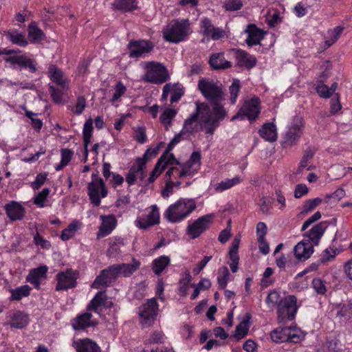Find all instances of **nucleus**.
Here are the masks:
<instances>
[{"instance_id":"nucleus-1","label":"nucleus","mask_w":352,"mask_h":352,"mask_svg":"<svg viewBox=\"0 0 352 352\" xmlns=\"http://www.w3.org/2000/svg\"><path fill=\"white\" fill-rule=\"evenodd\" d=\"M194 112L203 124L206 134L213 135L219 122L227 116V111L221 104H211L212 111L206 102H196Z\"/></svg>"},{"instance_id":"nucleus-2","label":"nucleus","mask_w":352,"mask_h":352,"mask_svg":"<svg viewBox=\"0 0 352 352\" xmlns=\"http://www.w3.org/2000/svg\"><path fill=\"white\" fill-rule=\"evenodd\" d=\"M159 149V146L154 148H148L142 157H137L135 160L134 163L130 168V170L126 176V182L129 186L133 185L137 182L138 179L140 182H143L144 180L146 177V164L148 160V157L155 156L157 154Z\"/></svg>"},{"instance_id":"nucleus-3","label":"nucleus","mask_w":352,"mask_h":352,"mask_svg":"<svg viewBox=\"0 0 352 352\" xmlns=\"http://www.w3.org/2000/svg\"><path fill=\"white\" fill-rule=\"evenodd\" d=\"M196 208L192 199H180L171 204L164 212V217L171 223H179L186 218Z\"/></svg>"},{"instance_id":"nucleus-4","label":"nucleus","mask_w":352,"mask_h":352,"mask_svg":"<svg viewBox=\"0 0 352 352\" xmlns=\"http://www.w3.org/2000/svg\"><path fill=\"white\" fill-rule=\"evenodd\" d=\"M165 41L177 43L185 39L190 34V23L188 19L173 20L162 30Z\"/></svg>"},{"instance_id":"nucleus-5","label":"nucleus","mask_w":352,"mask_h":352,"mask_svg":"<svg viewBox=\"0 0 352 352\" xmlns=\"http://www.w3.org/2000/svg\"><path fill=\"white\" fill-rule=\"evenodd\" d=\"M199 90L210 104H221L224 100V93L221 82H214L208 78H201L197 85Z\"/></svg>"},{"instance_id":"nucleus-6","label":"nucleus","mask_w":352,"mask_h":352,"mask_svg":"<svg viewBox=\"0 0 352 352\" xmlns=\"http://www.w3.org/2000/svg\"><path fill=\"white\" fill-rule=\"evenodd\" d=\"M146 73L142 80L154 84H162L169 78L166 68L161 63L151 61L144 63Z\"/></svg>"},{"instance_id":"nucleus-7","label":"nucleus","mask_w":352,"mask_h":352,"mask_svg":"<svg viewBox=\"0 0 352 352\" xmlns=\"http://www.w3.org/2000/svg\"><path fill=\"white\" fill-rule=\"evenodd\" d=\"M297 298L290 295L280 300L277 307L278 320L279 322H285L294 319L297 312Z\"/></svg>"},{"instance_id":"nucleus-8","label":"nucleus","mask_w":352,"mask_h":352,"mask_svg":"<svg viewBox=\"0 0 352 352\" xmlns=\"http://www.w3.org/2000/svg\"><path fill=\"white\" fill-rule=\"evenodd\" d=\"M260 113V100L258 98H253L245 100L239 109L238 113L234 116L231 120L236 119L243 120L247 118L249 120H255Z\"/></svg>"},{"instance_id":"nucleus-9","label":"nucleus","mask_w":352,"mask_h":352,"mask_svg":"<svg viewBox=\"0 0 352 352\" xmlns=\"http://www.w3.org/2000/svg\"><path fill=\"white\" fill-rule=\"evenodd\" d=\"M117 265H112L102 270L96 278L91 287L94 289H100L101 287H109L119 277Z\"/></svg>"},{"instance_id":"nucleus-10","label":"nucleus","mask_w":352,"mask_h":352,"mask_svg":"<svg viewBox=\"0 0 352 352\" xmlns=\"http://www.w3.org/2000/svg\"><path fill=\"white\" fill-rule=\"evenodd\" d=\"M158 305L154 298L148 300L147 302L139 308L140 322L144 327H150L155 321L157 313Z\"/></svg>"},{"instance_id":"nucleus-11","label":"nucleus","mask_w":352,"mask_h":352,"mask_svg":"<svg viewBox=\"0 0 352 352\" xmlns=\"http://www.w3.org/2000/svg\"><path fill=\"white\" fill-rule=\"evenodd\" d=\"M212 218L213 214H212L200 217L188 226L186 228V234L191 239H195L199 237L209 228V225L210 224Z\"/></svg>"},{"instance_id":"nucleus-12","label":"nucleus","mask_w":352,"mask_h":352,"mask_svg":"<svg viewBox=\"0 0 352 352\" xmlns=\"http://www.w3.org/2000/svg\"><path fill=\"white\" fill-rule=\"evenodd\" d=\"M3 60L10 63L12 69H28L31 73L36 71V60L28 58L25 54H14L3 58Z\"/></svg>"},{"instance_id":"nucleus-13","label":"nucleus","mask_w":352,"mask_h":352,"mask_svg":"<svg viewBox=\"0 0 352 352\" xmlns=\"http://www.w3.org/2000/svg\"><path fill=\"white\" fill-rule=\"evenodd\" d=\"M78 275L77 272L71 269H67L65 271L58 273L56 275L57 285L56 290H67L76 287Z\"/></svg>"},{"instance_id":"nucleus-14","label":"nucleus","mask_w":352,"mask_h":352,"mask_svg":"<svg viewBox=\"0 0 352 352\" xmlns=\"http://www.w3.org/2000/svg\"><path fill=\"white\" fill-rule=\"evenodd\" d=\"M101 192V197H105L107 195V190L105 188L104 183L102 178L94 179L88 184V195L91 202L96 206L100 204V196L99 192Z\"/></svg>"},{"instance_id":"nucleus-15","label":"nucleus","mask_w":352,"mask_h":352,"mask_svg":"<svg viewBox=\"0 0 352 352\" xmlns=\"http://www.w3.org/2000/svg\"><path fill=\"white\" fill-rule=\"evenodd\" d=\"M304 121L301 117L296 116L285 133V143L292 145L296 142L302 133Z\"/></svg>"},{"instance_id":"nucleus-16","label":"nucleus","mask_w":352,"mask_h":352,"mask_svg":"<svg viewBox=\"0 0 352 352\" xmlns=\"http://www.w3.org/2000/svg\"><path fill=\"white\" fill-rule=\"evenodd\" d=\"M129 56L131 58L141 57L149 53L153 48V45L149 41L140 40L130 41L129 43Z\"/></svg>"},{"instance_id":"nucleus-17","label":"nucleus","mask_w":352,"mask_h":352,"mask_svg":"<svg viewBox=\"0 0 352 352\" xmlns=\"http://www.w3.org/2000/svg\"><path fill=\"white\" fill-rule=\"evenodd\" d=\"M160 223V212L157 206L151 207L148 214L144 217H140L135 220V224L140 229L146 230L149 227Z\"/></svg>"},{"instance_id":"nucleus-18","label":"nucleus","mask_w":352,"mask_h":352,"mask_svg":"<svg viewBox=\"0 0 352 352\" xmlns=\"http://www.w3.org/2000/svg\"><path fill=\"white\" fill-rule=\"evenodd\" d=\"M172 160L175 161L173 154L164 153L158 160L153 170L151 173L149 177L148 178V183L153 182L165 169L167 165H173Z\"/></svg>"},{"instance_id":"nucleus-19","label":"nucleus","mask_w":352,"mask_h":352,"mask_svg":"<svg viewBox=\"0 0 352 352\" xmlns=\"http://www.w3.org/2000/svg\"><path fill=\"white\" fill-rule=\"evenodd\" d=\"M48 74L50 79L62 89H68L69 79L64 72L54 65H50Z\"/></svg>"},{"instance_id":"nucleus-20","label":"nucleus","mask_w":352,"mask_h":352,"mask_svg":"<svg viewBox=\"0 0 352 352\" xmlns=\"http://www.w3.org/2000/svg\"><path fill=\"white\" fill-rule=\"evenodd\" d=\"M234 57L236 61L237 65L239 67H243L247 69H251L254 67L256 64V58L242 50H234Z\"/></svg>"},{"instance_id":"nucleus-21","label":"nucleus","mask_w":352,"mask_h":352,"mask_svg":"<svg viewBox=\"0 0 352 352\" xmlns=\"http://www.w3.org/2000/svg\"><path fill=\"white\" fill-rule=\"evenodd\" d=\"M10 325L16 329H22L28 323V316L20 311H10L7 314Z\"/></svg>"},{"instance_id":"nucleus-22","label":"nucleus","mask_w":352,"mask_h":352,"mask_svg":"<svg viewBox=\"0 0 352 352\" xmlns=\"http://www.w3.org/2000/svg\"><path fill=\"white\" fill-rule=\"evenodd\" d=\"M327 227V221H322L314 226L305 234L309 239L307 241H309L312 245H318Z\"/></svg>"},{"instance_id":"nucleus-23","label":"nucleus","mask_w":352,"mask_h":352,"mask_svg":"<svg viewBox=\"0 0 352 352\" xmlns=\"http://www.w3.org/2000/svg\"><path fill=\"white\" fill-rule=\"evenodd\" d=\"M47 272V267L45 265L34 268L29 272L26 281L39 289L41 281L45 278Z\"/></svg>"},{"instance_id":"nucleus-24","label":"nucleus","mask_w":352,"mask_h":352,"mask_svg":"<svg viewBox=\"0 0 352 352\" xmlns=\"http://www.w3.org/2000/svg\"><path fill=\"white\" fill-rule=\"evenodd\" d=\"M314 252L312 244L309 241H300L294 248L296 257L300 261H305Z\"/></svg>"},{"instance_id":"nucleus-25","label":"nucleus","mask_w":352,"mask_h":352,"mask_svg":"<svg viewBox=\"0 0 352 352\" xmlns=\"http://www.w3.org/2000/svg\"><path fill=\"white\" fill-rule=\"evenodd\" d=\"M5 210L8 217L12 221L21 220L25 215L24 208L19 203L12 201L5 206Z\"/></svg>"},{"instance_id":"nucleus-26","label":"nucleus","mask_w":352,"mask_h":352,"mask_svg":"<svg viewBox=\"0 0 352 352\" xmlns=\"http://www.w3.org/2000/svg\"><path fill=\"white\" fill-rule=\"evenodd\" d=\"M100 219L102 220V223L98 233V238L109 235L116 226V219L113 215H102Z\"/></svg>"},{"instance_id":"nucleus-27","label":"nucleus","mask_w":352,"mask_h":352,"mask_svg":"<svg viewBox=\"0 0 352 352\" xmlns=\"http://www.w3.org/2000/svg\"><path fill=\"white\" fill-rule=\"evenodd\" d=\"M72 346L77 352H100L99 346L89 339L74 341Z\"/></svg>"},{"instance_id":"nucleus-28","label":"nucleus","mask_w":352,"mask_h":352,"mask_svg":"<svg viewBox=\"0 0 352 352\" xmlns=\"http://www.w3.org/2000/svg\"><path fill=\"white\" fill-rule=\"evenodd\" d=\"M209 65L213 69H225L232 67L231 62L225 60L223 52L214 53L210 55Z\"/></svg>"},{"instance_id":"nucleus-29","label":"nucleus","mask_w":352,"mask_h":352,"mask_svg":"<svg viewBox=\"0 0 352 352\" xmlns=\"http://www.w3.org/2000/svg\"><path fill=\"white\" fill-rule=\"evenodd\" d=\"M196 114L192 113L189 118L185 120L182 130L186 133H193L199 131L204 128Z\"/></svg>"},{"instance_id":"nucleus-30","label":"nucleus","mask_w":352,"mask_h":352,"mask_svg":"<svg viewBox=\"0 0 352 352\" xmlns=\"http://www.w3.org/2000/svg\"><path fill=\"white\" fill-rule=\"evenodd\" d=\"M246 32H248V36L245 41L249 47L260 44L261 41L263 38V31L254 25H249Z\"/></svg>"},{"instance_id":"nucleus-31","label":"nucleus","mask_w":352,"mask_h":352,"mask_svg":"<svg viewBox=\"0 0 352 352\" xmlns=\"http://www.w3.org/2000/svg\"><path fill=\"white\" fill-rule=\"evenodd\" d=\"M120 276H131L140 266V262L135 258L132 259V263L116 264Z\"/></svg>"},{"instance_id":"nucleus-32","label":"nucleus","mask_w":352,"mask_h":352,"mask_svg":"<svg viewBox=\"0 0 352 352\" xmlns=\"http://www.w3.org/2000/svg\"><path fill=\"white\" fill-rule=\"evenodd\" d=\"M258 133L268 142H274L277 139L276 127L273 123H266L259 129Z\"/></svg>"},{"instance_id":"nucleus-33","label":"nucleus","mask_w":352,"mask_h":352,"mask_svg":"<svg viewBox=\"0 0 352 352\" xmlns=\"http://www.w3.org/2000/svg\"><path fill=\"white\" fill-rule=\"evenodd\" d=\"M107 300L105 292H98L88 305L87 310L98 313L100 307L106 306Z\"/></svg>"},{"instance_id":"nucleus-34","label":"nucleus","mask_w":352,"mask_h":352,"mask_svg":"<svg viewBox=\"0 0 352 352\" xmlns=\"http://www.w3.org/2000/svg\"><path fill=\"white\" fill-rule=\"evenodd\" d=\"M91 314L85 313L77 316L72 322V327L76 330H82L87 327L94 325L91 318Z\"/></svg>"},{"instance_id":"nucleus-35","label":"nucleus","mask_w":352,"mask_h":352,"mask_svg":"<svg viewBox=\"0 0 352 352\" xmlns=\"http://www.w3.org/2000/svg\"><path fill=\"white\" fill-rule=\"evenodd\" d=\"M93 131V120L91 118H89L87 120L84 124L82 135H83V143H84V149H85V160H87L88 155V146L90 143L91 138L92 136Z\"/></svg>"},{"instance_id":"nucleus-36","label":"nucleus","mask_w":352,"mask_h":352,"mask_svg":"<svg viewBox=\"0 0 352 352\" xmlns=\"http://www.w3.org/2000/svg\"><path fill=\"white\" fill-rule=\"evenodd\" d=\"M7 38L14 44L20 47H25L28 44L24 33L20 32L16 30L8 31L5 33Z\"/></svg>"},{"instance_id":"nucleus-37","label":"nucleus","mask_w":352,"mask_h":352,"mask_svg":"<svg viewBox=\"0 0 352 352\" xmlns=\"http://www.w3.org/2000/svg\"><path fill=\"white\" fill-rule=\"evenodd\" d=\"M170 259L167 256H161L153 261L152 270L154 274L160 276L169 265Z\"/></svg>"},{"instance_id":"nucleus-38","label":"nucleus","mask_w":352,"mask_h":352,"mask_svg":"<svg viewBox=\"0 0 352 352\" xmlns=\"http://www.w3.org/2000/svg\"><path fill=\"white\" fill-rule=\"evenodd\" d=\"M173 164L175 163L176 165L180 166L181 170L179 173V177H192L195 173H197L198 168L195 167L192 164L189 163L188 161L184 164H181L177 161L172 160Z\"/></svg>"},{"instance_id":"nucleus-39","label":"nucleus","mask_w":352,"mask_h":352,"mask_svg":"<svg viewBox=\"0 0 352 352\" xmlns=\"http://www.w3.org/2000/svg\"><path fill=\"white\" fill-rule=\"evenodd\" d=\"M31 287L28 285H24L16 287L15 289H10L11 296L10 300H20L23 297H27L30 295Z\"/></svg>"},{"instance_id":"nucleus-40","label":"nucleus","mask_w":352,"mask_h":352,"mask_svg":"<svg viewBox=\"0 0 352 352\" xmlns=\"http://www.w3.org/2000/svg\"><path fill=\"white\" fill-rule=\"evenodd\" d=\"M113 7L124 12H131L138 8L135 0H116L113 3Z\"/></svg>"},{"instance_id":"nucleus-41","label":"nucleus","mask_w":352,"mask_h":352,"mask_svg":"<svg viewBox=\"0 0 352 352\" xmlns=\"http://www.w3.org/2000/svg\"><path fill=\"white\" fill-rule=\"evenodd\" d=\"M242 181L241 178L236 176L232 179H226L220 183H217L214 189L217 192H222L239 184Z\"/></svg>"},{"instance_id":"nucleus-42","label":"nucleus","mask_w":352,"mask_h":352,"mask_svg":"<svg viewBox=\"0 0 352 352\" xmlns=\"http://www.w3.org/2000/svg\"><path fill=\"white\" fill-rule=\"evenodd\" d=\"M28 36L32 43H38L44 39L43 32L37 28L34 23H31L28 27Z\"/></svg>"},{"instance_id":"nucleus-43","label":"nucleus","mask_w":352,"mask_h":352,"mask_svg":"<svg viewBox=\"0 0 352 352\" xmlns=\"http://www.w3.org/2000/svg\"><path fill=\"white\" fill-rule=\"evenodd\" d=\"M288 330L286 327L277 328L272 331L270 333L271 339L273 342L276 343H282L287 342L288 337H287V333Z\"/></svg>"},{"instance_id":"nucleus-44","label":"nucleus","mask_w":352,"mask_h":352,"mask_svg":"<svg viewBox=\"0 0 352 352\" xmlns=\"http://www.w3.org/2000/svg\"><path fill=\"white\" fill-rule=\"evenodd\" d=\"M177 115V111L173 109L166 108L164 110L162 115L160 116V121L164 125L166 130L168 129L171 125L172 120Z\"/></svg>"},{"instance_id":"nucleus-45","label":"nucleus","mask_w":352,"mask_h":352,"mask_svg":"<svg viewBox=\"0 0 352 352\" xmlns=\"http://www.w3.org/2000/svg\"><path fill=\"white\" fill-rule=\"evenodd\" d=\"M219 276L217 277V282L219 287L221 289H224L228 284L230 272L227 267L223 266L219 269Z\"/></svg>"},{"instance_id":"nucleus-46","label":"nucleus","mask_w":352,"mask_h":352,"mask_svg":"<svg viewBox=\"0 0 352 352\" xmlns=\"http://www.w3.org/2000/svg\"><path fill=\"white\" fill-rule=\"evenodd\" d=\"M342 31L343 28L340 26H337L333 29L329 30L327 32L329 39L325 41V45L327 47H329L331 45H332L338 39Z\"/></svg>"},{"instance_id":"nucleus-47","label":"nucleus","mask_w":352,"mask_h":352,"mask_svg":"<svg viewBox=\"0 0 352 352\" xmlns=\"http://www.w3.org/2000/svg\"><path fill=\"white\" fill-rule=\"evenodd\" d=\"M287 328V337H288L287 342L292 343H298L302 340V332L296 328L292 327H286Z\"/></svg>"},{"instance_id":"nucleus-48","label":"nucleus","mask_w":352,"mask_h":352,"mask_svg":"<svg viewBox=\"0 0 352 352\" xmlns=\"http://www.w3.org/2000/svg\"><path fill=\"white\" fill-rule=\"evenodd\" d=\"M67 90V89H62V88L60 87L59 88H57L54 85H49V91L50 93L52 99L56 104L63 102V95L64 94V91Z\"/></svg>"},{"instance_id":"nucleus-49","label":"nucleus","mask_w":352,"mask_h":352,"mask_svg":"<svg viewBox=\"0 0 352 352\" xmlns=\"http://www.w3.org/2000/svg\"><path fill=\"white\" fill-rule=\"evenodd\" d=\"M243 5L241 0H224L223 8L226 11L234 12L241 9Z\"/></svg>"},{"instance_id":"nucleus-50","label":"nucleus","mask_w":352,"mask_h":352,"mask_svg":"<svg viewBox=\"0 0 352 352\" xmlns=\"http://www.w3.org/2000/svg\"><path fill=\"white\" fill-rule=\"evenodd\" d=\"M73 155V152L68 148H63L61 150V161L60 164L56 168V170L62 169L64 166H67L70 162Z\"/></svg>"},{"instance_id":"nucleus-51","label":"nucleus","mask_w":352,"mask_h":352,"mask_svg":"<svg viewBox=\"0 0 352 352\" xmlns=\"http://www.w3.org/2000/svg\"><path fill=\"white\" fill-rule=\"evenodd\" d=\"M240 81L237 79H234L229 87L230 101L232 104H234L236 102L238 94L240 91Z\"/></svg>"},{"instance_id":"nucleus-52","label":"nucleus","mask_w":352,"mask_h":352,"mask_svg":"<svg viewBox=\"0 0 352 352\" xmlns=\"http://www.w3.org/2000/svg\"><path fill=\"white\" fill-rule=\"evenodd\" d=\"M280 300L279 293L276 291H272L268 294L265 302L269 307L274 308L276 306L278 307V304Z\"/></svg>"},{"instance_id":"nucleus-53","label":"nucleus","mask_w":352,"mask_h":352,"mask_svg":"<svg viewBox=\"0 0 352 352\" xmlns=\"http://www.w3.org/2000/svg\"><path fill=\"white\" fill-rule=\"evenodd\" d=\"M247 322L248 320H243L236 326L234 336L238 340L243 338L248 334V327Z\"/></svg>"},{"instance_id":"nucleus-54","label":"nucleus","mask_w":352,"mask_h":352,"mask_svg":"<svg viewBox=\"0 0 352 352\" xmlns=\"http://www.w3.org/2000/svg\"><path fill=\"white\" fill-rule=\"evenodd\" d=\"M49 188H43L34 199V204L40 208L44 207V202L50 194Z\"/></svg>"},{"instance_id":"nucleus-55","label":"nucleus","mask_w":352,"mask_h":352,"mask_svg":"<svg viewBox=\"0 0 352 352\" xmlns=\"http://www.w3.org/2000/svg\"><path fill=\"white\" fill-rule=\"evenodd\" d=\"M322 199L318 197L306 201L303 205L302 213L307 214L309 212L313 210L317 206L320 205Z\"/></svg>"},{"instance_id":"nucleus-56","label":"nucleus","mask_w":352,"mask_h":352,"mask_svg":"<svg viewBox=\"0 0 352 352\" xmlns=\"http://www.w3.org/2000/svg\"><path fill=\"white\" fill-rule=\"evenodd\" d=\"M114 89H115V92L113 95L112 98L111 99V102L112 103L117 101L122 96H123L126 90V87L120 81H118L116 83Z\"/></svg>"},{"instance_id":"nucleus-57","label":"nucleus","mask_w":352,"mask_h":352,"mask_svg":"<svg viewBox=\"0 0 352 352\" xmlns=\"http://www.w3.org/2000/svg\"><path fill=\"white\" fill-rule=\"evenodd\" d=\"M345 195V191L342 188L337 189L333 193L327 195L324 200L327 203H331V199H334L336 202L339 201Z\"/></svg>"},{"instance_id":"nucleus-58","label":"nucleus","mask_w":352,"mask_h":352,"mask_svg":"<svg viewBox=\"0 0 352 352\" xmlns=\"http://www.w3.org/2000/svg\"><path fill=\"white\" fill-rule=\"evenodd\" d=\"M214 28V26L212 24L210 19L204 18L201 20V28L204 35L210 36Z\"/></svg>"},{"instance_id":"nucleus-59","label":"nucleus","mask_w":352,"mask_h":352,"mask_svg":"<svg viewBox=\"0 0 352 352\" xmlns=\"http://www.w3.org/2000/svg\"><path fill=\"white\" fill-rule=\"evenodd\" d=\"M312 286H313V288L314 289V290L318 294H321V295L324 294L327 291L324 283L319 278H316L313 279Z\"/></svg>"},{"instance_id":"nucleus-60","label":"nucleus","mask_w":352,"mask_h":352,"mask_svg":"<svg viewBox=\"0 0 352 352\" xmlns=\"http://www.w3.org/2000/svg\"><path fill=\"white\" fill-rule=\"evenodd\" d=\"M171 167L168 168L167 172L166 173L165 178H168L169 179H173L179 178V173L181 170L180 166L176 165L175 163H174L173 165H170Z\"/></svg>"},{"instance_id":"nucleus-61","label":"nucleus","mask_w":352,"mask_h":352,"mask_svg":"<svg viewBox=\"0 0 352 352\" xmlns=\"http://www.w3.org/2000/svg\"><path fill=\"white\" fill-rule=\"evenodd\" d=\"M164 340V336L162 332L155 331L152 333L150 337L146 340L149 344H161Z\"/></svg>"},{"instance_id":"nucleus-62","label":"nucleus","mask_w":352,"mask_h":352,"mask_svg":"<svg viewBox=\"0 0 352 352\" xmlns=\"http://www.w3.org/2000/svg\"><path fill=\"white\" fill-rule=\"evenodd\" d=\"M336 251L333 248L325 249L321 255L320 261L322 263H325L335 258Z\"/></svg>"},{"instance_id":"nucleus-63","label":"nucleus","mask_w":352,"mask_h":352,"mask_svg":"<svg viewBox=\"0 0 352 352\" xmlns=\"http://www.w3.org/2000/svg\"><path fill=\"white\" fill-rule=\"evenodd\" d=\"M272 201V199L270 197H263L262 198L260 199L258 205L260 206V209L263 213H269V206L271 205Z\"/></svg>"},{"instance_id":"nucleus-64","label":"nucleus","mask_w":352,"mask_h":352,"mask_svg":"<svg viewBox=\"0 0 352 352\" xmlns=\"http://www.w3.org/2000/svg\"><path fill=\"white\" fill-rule=\"evenodd\" d=\"M47 173H40L36 175L34 182L32 183V187L34 189L38 190L39 189L42 185L44 184L45 182L47 179Z\"/></svg>"}]
</instances>
